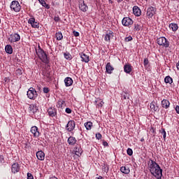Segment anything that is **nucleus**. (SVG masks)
Returning <instances> with one entry per match:
<instances>
[{
	"label": "nucleus",
	"instance_id": "1",
	"mask_svg": "<svg viewBox=\"0 0 179 179\" xmlns=\"http://www.w3.org/2000/svg\"><path fill=\"white\" fill-rule=\"evenodd\" d=\"M151 163L149 164L150 171L152 176H154L157 179H162L163 177V169L156 162L150 159Z\"/></svg>",
	"mask_w": 179,
	"mask_h": 179
},
{
	"label": "nucleus",
	"instance_id": "2",
	"mask_svg": "<svg viewBox=\"0 0 179 179\" xmlns=\"http://www.w3.org/2000/svg\"><path fill=\"white\" fill-rule=\"evenodd\" d=\"M36 55H38L39 59L42 61L44 64H49L50 59L47 55V53L43 49H36Z\"/></svg>",
	"mask_w": 179,
	"mask_h": 179
},
{
	"label": "nucleus",
	"instance_id": "3",
	"mask_svg": "<svg viewBox=\"0 0 179 179\" xmlns=\"http://www.w3.org/2000/svg\"><path fill=\"white\" fill-rule=\"evenodd\" d=\"M157 43L158 45H161L162 47H164V48H169L170 47V42L164 36L159 37L157 38Z\"/></svg>",
	"mask_w": 179,
	"mask_h": 179
},
{
	"label": "nucleus",
	"instance_id": "4",
	"mask_svg": "<svg viewBox=\"0 0 179 179\" xmlns=\"http://www.w3.org/2000/svg\"><path fill=\"white\" fill-rule=\"evenodd\" d=\"M27 96L28 99H30V100H36L37 99V91L33 87H30L29 90L27 91Z\"/></svg>",
	"mask_w": 179,
	"mask_h": 179
},
{
	"label": "nucleus",
	"instance_id": "5",
	"mask_svg": "<svg viewBox=\"0 0 179 179\" xmlns=\"http://www.w3.org/2000/svg\"><path fill=\"white\" fill-rule=\"evenodd\" d=\"M11 10H14V12H20V3L17 1H13L10 6Z\"/></svg>",
	"mask_w": 179,
	"mask_h": 179
},
{
	"label": "nucleus",
	"instance_id": "6",
	"mask_svg": "<svg viewBox=\"0 0 179 179\" xmlns=\"http://www.w3.org/2000/svg\"><path fill=\"white\" fill-rule=\"evenodd\" d=\"M122 24L125 27H131V26L134 24V20L129 17H124L122 20Z\"/></svg>",
	"mask_w": 179,
	"mask_h": 179
},
{
	"label": "nucleus",
	"instance_id": "7",
	"mask_svg": "<svg viewBox=\"0 0 179 179\" xmlns=\"http://www.w3.org/2000/svg\"><path fill=\"white\" fill-rule=\"evenodd\" d=\"M76 126V124L75 123V121L69 120L66 126V129L68 131V132H72V131L75 129Z\"/></svg>",
	"mask_w": 179,
	"mask_h": 179
},
{
	"label": "nucleus",
	"instance_id": "8",
	"mask_svg": "<svg viewBox=\"0 0 179 179\" xmlns=\"http://www.w3.org/2000/svg\"><path fill=\"white\" fill-rule=\"evenodd\" d=\"M29 110L31 114H34V115H37L40 112L38 111V107L34 104H31L29 106Z\"/></svg>",
	"mask_w": 179,
	"mask_h": 179
},
{
	"label": "nucleus",
	"instance_id": "9",
	"mask_svg": "<svg viewBox=\"0 0 179 179\" xmlns=\"http://www.w3.org/2000/svg\"><path fill=\"white\" fill-rule=\"evenodd\" d=\"M28 23L31 24V27L34 29H38V27H40V23L36 22V18L34 17L29 19Z\"/></svg>",
	"mask_w": 179,
	"mask_h": 179
},
{
	"label": "nucleus",
	"instance_id": "10",
	"mask_svg": "<svg viewBox=\"0 0 179 179\" xmlns=\"http://www.w3.org/2000/svg\"><path fill=\"white\" fill-rule=\"evenodd\" d=\"M30 132L32 134L34 138H38L40 136V131H38V127L36 126L31 127Z\"/></svg>",
	"mask_w": 179,
	"mask_h": 179
},
{
	"label": "nucleus",
	"instance_id": "11",
	"mask_svg": "<svg viewBox=\"0 0 179 179\" xmlns=\"http://www.w3.org/2000/svg\"><path fill=\"white\" fill-rule=\"evenodd\" d=\"M48 114L49 117H51L52 118H54V117H57V108L55 107H50L48 109Z\"/></svg>",
	"mask_w": 179,
	"mask_h": 179
},
{
	"label": "nucleus",
	"instance_id": "12",
	"mask_svg": "<svg viewBox=\"0 0 179 179\" xmlns=\"http://www.w3.org/2000/svg\"><path fill=\"white\" fill-rule=\"evenodd\" d=\"M11 171L13 174H16V173H19V171H20V165L19 163L16 162L12 164Z\"/></svg>",
	"mask_w": 179,
	"mask_h": 179
},
{
	"label": "nucleus",
	"instance_id": "13",
	"mask_svg": "<svg viewBox=\"0 0 179 179\" xmlns=\"http://www.w3.org/2000/svg\"><path fill=\"white\" fill-rule=\"evenodd\" d=\"M156 14V8L154 7H150L147 10V16L148 17H153V15Z\"/></svg>",
	"mask_w": 179,
	"mask_h": 179
},
{
	"label": "nucleus",
	"instance_id": "14",
	"mask_svg": "<svg viewBox=\"0 0 179 179\" xmlns=\"http://www.w3.org/2000/svg\"><path fill=\"white\" fill-rule=\"evenodd\" d=\"M10 38V43H17V41H20V35L19 34H12Z\"/></svg>",
	"mask_w": 179,
	"mask_h": 179
},
{
	"label": "nucleus",
	"instance_id": "15",
	"mask_svg": "<svg viewBox=\"0 0 179 179\" xmlns=\"http://www.w3.org/2000/svg\"><path fill=\"white\" fill-rule=\"evenodd\" d=\"M79 55L81 58L82 62H85V64H87L89 62V61H90V59H89V55H87L83 52L79 53Z\"/></svg>",
	"mask_w": 179,
	"mask_h": 179
},
{
	"label": "nucleus",
	"instance_id": "16",
	"mask_svg": "<svg viewBox=\"0 0 179 179\" xmlns=\"http://www.w3.org/2000/svg\"><path fill=\"white\" fill-rule=\"evenodd\" d=\"M79 9H80V10H82V12H87V9H89V7L87 6V5H86V3H85L84 0L81 1V2H80Z\"/></svg>",
	"mask_w": 179,
	"mask_h": 179
},
{
	"label": "nucleus",
	"instance_id": "17",
	"mask_svg": "<svg viewBox=\"0 0 179 179\" xmlns=\"http://www.w3.org/2000/svg\"><path fill=\"white\" fill-rule=\"evenodd\" d=\"M64 83L66 87H69V86H72L73 84V80L71 77H67L64 79Z\"/></svg>",
	"mask_w": 179,
	"mask_h": 179
},
{
	"label": "nucleus",
	"instance_id": "18",
	"mask_svg": "<svg viewBox=\"0 0 179 179\" xmlns=\"http://www.w3.org/2000/svg\"><path fill=\"white\" fill-rule=\"evenodd\" d=\"M36 157L38 160L43 161L45 159V154L41 150L38 151L36 152Z\"/></svg>",
	"mask_w": 179,
	"mask_h": 179
},
{
	"label": "nucleus",
	"instance_id": "19",
	"mask_svg": "<svg viewBox=\"0 0 179 179\" xmlns=\"http://www.w3.org/2000/svg\"><path fill=\"white\" fill-rule=\"evenodd\" d=\"M76 138L73 137V136H70L69 137L68 140H67V143H69V145L70 146H75V145H76Z\"/></svg>",
	"mask_w": 179,
	"mask_h": 179
},
{
	"label": "nucleus",
	"instance_id": "20",
	"mask_svg": "<svg viewBox=\"0 0 179 179\" xmlns=\"http://www.w3.org/2000/svg\"><path fill=\"white\" fill-rule=\"evenodd\" d=\"M113 37H114V32H113L112 31H109V32L106 34L104 36V40L105 41H110V40H111Z\"/></svg>",
	"mask_w": 179,
	"mask_h": 179
},
{
	"label": "nucleus",
	"instance_id": "21",
	"mask_svg": "<svg viewBox=\"0 0 179 179\" xmlns=\"http://www.w3.org/2000/svg\"><path fill=\"white\" fill-rule=\"evenodd\" d=\"M161 106L162 108H169L170 107V101L168 99H163L161 102Z\"/></svg>",
	"mask_w": 179,
	"mask_h": 179
},
{
	"label": "nucleus",
	"instance_id": "22",
	"mask_svg": "<svg viewBox=\"0 0 179 179\" xmlns=\"http://www.w3.org/2000/svg\"><path fill=\"white\" fill-rule=\"evenodd\" d=\"M133 13L135 16H141L142 11L139 7L135 6L133 7Z\"/></svg>",
	"mask_w": 179,
	"mask_h": 179
},
{
	"label": "nucleus",
	"instance_id": "23",
	"mask_svg": "<svg viewBox=\"0 0 179 179\" xmlns=\"http://www.w3.org/2000/svg\"><path fill=\"white\" fill-rule=\"evenodd\" d=\"M106 71L109 75H111V73H113V71H114V67L111 66V63H107L106 66Z\"/></svg>",
	"mask_w": 179,
	"mask_h": 179
},
{
	"label": "nucleus",
	"instance_id": "24",
	"mask_svg": "<svg viewBox=\"0 0 179 179\" xmlns=\"http://www.w3.org/2000/svg\"><path fill=\"white\" fill-rule=\"evenodd\" d=\"M124 71L125 73H131L132 72V66L131 64H125L124 66Z\"/></svg>",
	"mask_w": 179,
	"mask_h": 179
},
{
	"label": "nucleus",
	"instance_id": "25",
	"mask_svg": "<svg viewBox=\"0 0 179 179\" xmlns=\"http://www.w3.org/2000/svg\"><path fill=\"white\" fill-rule=\"evenodd\" d=\"M120 171L121 173H123V174H129V173H131V170L128 166H122L120 168Z\"/></svg>",
	"mask_w": 179,
	"mask_h": 179
},
{
	"label": "nucleus",
	"instance_id": "26",
	"mask_svg": "<svg viewBox=\"0 0 179 179\" xmlns=\"http://www.w3.org/2000/svg\"><path fill=\"white\" fill-rule=\"evenodd\" d=\"M5 51L7 54H13V48H12V45H6L5 47Z\"/></svg>",
	"mask_w": 179,
	"mask_h": 179
},
{
	"label": "nucleus",
	"instance_id": "27",
	"mask_svg": "<svg viewBox=\"0 0 179 179\" xmlns=\"http://www.w3.org/2000/svg\"><path fill=\"white\" fill-rule=\"evenodd\" d=\"M150 108L151 110H153V111H159V106L156 105V102L155 101L151 102Z\"/></svg>",
	"mask_w": 179,
	"mask_h": 179
},
{
	"label": "nucleus",
	"instance_id": "28",
	"mask_svg": "<svg viewBox=\"0 0 179 179\" xmlns=\"http://www.w3.org/2000/svg\"><path fill=\"white\" fill-rule=\"evenodd\" d=\"M169 29H171L172 31H177V30H178V24L176 23H171L169 24Z\"/></svg>",
	"mask_w": 179,
	"mask_h": 179
},
{
	"label": "nucleus",
	"instance_id": "29",
	"mask_svg": "<svg viewBox=\"0 0 179 179\" xmlns=\"http://www.w3.org/2000/svg\"><path fill=\"white\" fill-rule=\"evenodd\" d=\"M84 125L87 131H90L92 127H93V123L92 122H87Z\"/></svg>",
	"mask_w": 179,
	"mask_h": 179
},
{
	"label": "nucleus",
	"instance_id": "30",
	"mask_svg": "<svg viewBox=\"0 0 179 179\" xmlns=\"http://www.w3.org/2000/svg\"><path fill=\"white\" fill-rule=\"evenodd\" d=\"M165 83H169V85H171L173 83V78L170 77V76H167L164 78Z\"/></svg>",
	"mask_w": 179,
	"mask_h": 179
},
{
	"label": "nucleus",
	"instance_id": "31",
	"mask_svg": "<svg viewBox=\"0 0 179 179\" xmlns=\"http://www.w3.org/2000/svg\"><path fill=\"white\" fill-rule=\"evenodd\" d=\"M39 3H41V5H42V6H43L44 8H46V9H50V5L47 4V3H45V1L44 0H38Z\"/></svg>",
	"mask_w": 179,
	"mask_h": 179
},
{
	"label": "nucleus",
	"instance_id": "32",
	"mask_svg": "<svg viewBox=\"0 0 179 179\" xmlns=\"http://www.w3.org/2000/svg\"><path fill=\"white\" fill-rule=\"evenodd\" d=\"M74 152H75V155L76 156H80V155H82V149L81 148H78V147H76L74 148Z\"/></svg>",
	"mask_w": 179,
	"mask_h": 179
},
{
	"label": "nucleus",
	"instance_id": "33",
	"mask_svg": "<svg viewBox=\"0 0 179 179\" xmlns=\"http://www.w3.org/2000/svg\"><path fill=\"white\" fill-rule=\"evenodd\" d=\"M56 38L57 41H60V40H62V38H64V36H62V31H59L56 33Z\"/></svg>",
	"mask_w": 179,
	"mask_h": 179
},
{
	"label": "nucleus",
	"instance_id": "34",
	"mask_svg": "<svg viewBox=\"0 0 179 179\" xmlns=\"http://www.w3.org/2000/svg\"><path fill=\"white\" fill-rule=\"evenodd\" d=\"M134 31H139V30H141V24L134 23Z\"/></svg>",
	"mask_w": 179,
	"mask_h": 179
},
{
	"label": "nucleus",
	"instance_id": "35",
	"mask_svg": "<svg viewBox=\"0 0 179 179\" xmlns=\"http://www.w3.org/2000/svg\"><path fill=\"white\" fill-rule=\"evenodd\" d=\"M127 99H129V94L127 92H123L122 94V100H127Z\"/></svg>",
	"mask_w": 179,
	"mask_h": 179
},
{
	"label": "nucleus",
	"instance_id": "36",
	"mask_svg": "<svg viewBox=\"0 0 179 179\" xmlns=\"http://www.w3.org/2000/svg\"><path fill=\"white\" fill-rule=\"evenodd\" d=\"M64 58L66 59H69V60L72 59V55H71V54H69V53H64Z\"/></svg>",
	"mask_w": 179,
	"mask_h": 179
},
{
	"label": "nucleus",
	"instance_id": "37",
	"mask_svg": "<svg viewBox=\"0 0 179 179\" xmlns=\"http://www.w3.org/2000/svg\"><path fill=\"white\" fill-rule=\"evenodd\" d=\"M109 170H110V168L108 167V165L104 164L103 166V171L105 173H108Z\"/></svg>",
	"mask_w": 179,
	"mask_h": 179
},
{
	"label": "nucleus",
	"instance_id": "38",
	"mask_svg": "<svg viewBox=\"0 0 179 179\" xmlns=\"http://www.w3.org/2000/svg\"><path fill=\"white\" fill-rule=\"evenodd\" d=\"M127 153L129 156H132L134 155V151L131 148H128L127 150Z\"/></svg>",
	"mask_w": 179,
	"mask_h": 179
},
{
	"label": "nucleus",
	"instance_id": "39",
	"mask_svg": "<svg viewBox=\"0 0 179 179\" xmlns=\"http://www.w3.org/2000/svg\"><path fill=\"white\" fill-rule=\"evenodd\" d=\"M132 40H133L132 36H129L125 38L124 41H126V43H128L129 41H132Z\"/></svg>",
	"mask_w": 179,
	"mask_h": 179
},
{
	"label": "nucleus",
	"instance_id": "40",
	"mask_svg": "<svg viewBox=\"0 0 179 179\" xmlns=\"http://www.w3.org/2000/svg\"><path fill=\"white\" fill-rule=\"evenodd\" d=\"M161 134H162L164 139H166V133L164 129H161Z\"/></svg>",
	"mask_w": 179,
	"mask_h": 179
},
{
	"label": "nucleus",
	"instance_id": "41",
	"mask_svg": "<svg viewBox=\"0 0 179 179\" xmlns=\"http://www.w3.org/2000/svg\"><path fill=\"white\" fill-rule=\"evenodd\" d=\"M144 66H148L149 64V59L148 58H145L143 60Z\"/></svg>",
	"mask_w": 179,
	"mask_h": 179
},
{
	"label": "nucleus",
	"instance_id": "42",
	"mask_svg": "<svg viewBox=\"0 0 179 179\" xmlns=\"http://www.w3.org/2000/svg\"><path fill=\"white\" fill-rule=\"evenodd\" d=\"M101 137H102L101 134H100V133L96 134V139L100 140V139H101Z\"/></svg>",
	"mask_w": 179,
	"mask_h": 179
},
{
	"label": "nucleus",
	"instance_id": "43",
	"mask_svg": "<svg viewBox=\"0 0 179 179\" xmlns=\"http://www.w3.org/2000/svg\"><path fill=\"white\" fill-rule=\"evenodd\" d=\"M27 179H34V177L33 176V175L30 173H27Z\"/></svg>",
	"mask_w": 179,
	"mask_h": 179
},
{
	"label": "nucleus",
	"instance_id": "44",
	"mask_svg": "<svg viewBox=\"0 0 179 179\" xmlns=\"http://www.w3.org/2000/svg\"><path fill=\"white\" fill-rule=\"evenodd\" d=\"M66 114H71L72 113V110L69 108H66L65 110Z\"/></svg>",
	"mask_w": 179,
	"mask_h": 179
},
{
	"label": "nucleus",
	"instance_id": "45",
	"mask_svg": "<svg viewBox=\"0 0 179 179\" xmlns=\"http://www.w3.org/2000/svg\"><path fill=\"white\" fill-rule=\"evenodd\" d=\"M73 34L75 37H79V32L76 31H73Z\"/></svg>",
	"mask_w": 179,
	"mask_h": 179
},
{
	"label": "nucleus",
	"instance_id": "46",
	"mask_svg": "<svg viewBox=\"0 0 179 179\" xmlns=\"http://www.w3.org/2000/svg\"><path fill=\"white\" fill-rule=\"evenodd\" d=\"M50 92V88L43 87V93H48Z\"/></svg>",
	"mask_w": 179,
	"mask_h": 179
},
{
	"label": "nucleus",
	"instance_id": "47",
	"mask_svg": "<svg viewBox=\"0 0 179 179\" xmlns=\"http://www.w3.org/2000/svg\"><path fill=\"white\" fill-rule=\"evenodd\" d=\"M103 104H104V102L101 101L100 103H97L98 107H103Z\"/></svg>",
	"mask_w": 179,
	"mask_h": 179
},
{
	"label": "nucleus",
	"instance_id": "48",
	"mask_svg": "<svg viewBox=\"0 0 179 179\" xmlns=\"http://www.w3.org/2000/svg\"><path fill=\"white\" fill-rule=\"evenodd\" d=\"M175 110H176L177 114H179V106H176Z\"/></svg>",
	"mask_w": 179,
	"mask_h": 179
},
{
	"label": "nucleus",
	"instance_id": "49",
	"mask_svg": "<svg viewBox=\"0 0 179 179\" xmlns=\"http://www.w3.org/2000/svg\"><path fill=\"white\" fill-rule=\"evenodd\" d=\"M54 20L55 22H59V17H55Z\"/></svg>",
	"mask_w": 179,
	"mask_h": 179
},
{
	"label": "nucleus",
	"instance_id": "50",
	"mask_svg": "<svg viewBox=\"0 0 179 179\" xmlns=\"http://www.w3.org/2000/svg\"><path fill=\"white\" fill-rule=\"evenodd\" d=\"M17 73H18V75H22V71L20 70V69H18L17 70Z\"/></svg>",
	"mask_w": 179,
	"mask_h": 179
},
{
	"label": "nucleus",
	"instance_id": "51",
	"mask_svg": "<svg viewBox=\"0 0 179 179\" xmlns=\"http://www.w3.org/2000/svg\"><path fill=\"white\" fill-rule=\"evenodd\" d=\"M103 146H108V143H107V141H103Z\"/></svg>",
	"mask_w": 179,
	"mask_h": 179
},
{
	"label": "nucleus",
	"instance_id": "52",
	"mask_svg": "<svg viewBox=\"0 0 179 179\" xmlns=\"http://www.w3.org/2000/svg\"><path fill=\"white\" fill-rule=\"evenodd\" d=\"M0 163H3V157H0Z\"/></svg>",
	"mask_w": 179,
	"mask_h": 179
},
{
	"label": "nucleus",
	"instance_id": "53",
	"mask_svg": "<svg viewBox=\"0 0 179 179\" xmlns=\"http://www.w3.org/2000/svg\"><path fill=\"white\" fill-rule=\"evenodd\" d=\"M63 104L64 103H62V101L59 102V107H62Z\"/></svg>",
	"mask_w": 179,
	"mask_h": 179
},
{
	"label": "nucleus",
	"instance_id": "54",
	"mask_svg": "<svg viewBox=\"0 0 179 179\" xmlns=\"http://www.w3.org/2000/svg\"><path fill=\"white\" fill-rule=\"evenodd\" d=\"M96 179H104V178H103V176H99L98 178H96Z\"/></svg>",
	"mask_w": 179,
	"mask_h": 179
},
{
	"label": "nucleus",
	"instance_id": "55",
	"mask_svg": "<svg viewBox=\"0 0 179 179\" xmlns=\"http://www.w3.org/2000/svg\"><path fill=\"white\" fill-rule=\"evenodd\" d=\"M122 1H124V0H117V2H118V3H120L122 2Z\"/></svg>",
	"mask_w": 179,
	"mask_h": 179
},
{
	"label": "nucleus",
	"instance_id": "56",
	"mask_svg": "<svg viewBox=\"0 0 179 179\" xmlns=\"http://www.w3.org/2000/svg\"><path fill=\"white\" fill-rule=\"evenodd\" d=\"M38 50H42L41 47H40V45H38Z\"/></svg>",
	"mask_w": 179,
	"mask_h": 179
},
{
	"label": "nucleus",
	"instance_id": "57",
	"mask_svg": "<svg viewBox=\"0 0 179 179\" xmlns=\"http://www.w3.org/2000/svg\"><path fill=\"white\" fill-rule=\"evenodd\" d=\"M0 23H1V19H0Z\"/></svg>",
	"mask_w": 179,
	"mask_h": 179
}]
</instances>
